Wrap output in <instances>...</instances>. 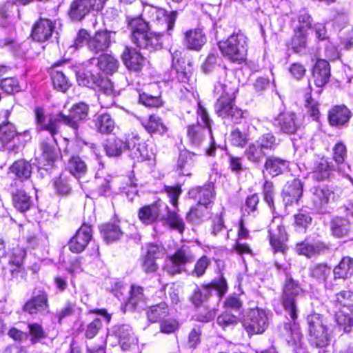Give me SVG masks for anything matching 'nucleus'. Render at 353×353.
Wrapping results in <instances>:
<instances>
[{
	"instance_id": "nucleus-1",
	"label": "nucleus",
	"mask_w": 353,
	"mask_h": 353,
	"mask_svg": "<svg viewBox=\"0 0 353 353\" xmlns=\"http://www.w3.org/2000/svg\"><path fill=\"white\" fill-rule=\"evenodd\" d=\"M144 12L161 32H155L150 30L148 23L141 17H135L129 21L131 31V40L141 49L154 52L162 48V37L164 33L171 35L176 19L177 13L172 11L168 13L164 9L157 7H148Z\"/></svg>"
},
{
	"instance_id": "nucleus-2",
	"label": "nucleus",
	"mask_w": 353,
	"mask_h": 353,
	"mask_svg": "<svg viewBox=\"0 0 353 353\" xmlns=\"http://www.w3.org/2000/svg\"><path fill=\"white\" fill-rule=\"evenodd\" d=\"M303 296V291L298 282L291 277L287 278L283 290L281 302L285 312L290 316L293 323H286L285 330L292 338V345H294L295 353H303V335L296 323L297 318V304Z\"/></svg>"
},
{
	"instance_id": "nucleus-3",
	"label": "nucleus",
	"mask_w": 353,
	"mask_h": 353,
	"mask_svg": "<svg viewBox=\"0 0 353 353\" xmlns=\"http://www.w3.org/2000/svg\"><path fill=\"white\" fill-rule=\"evenodd\" d=\"M219 48L227 59L241 63L246 59L248 38L241 32L232 34L225 41L219 43Z\"/></svg>"
},
{
	"instance_id": "nucleus-4",
	"label": "nucleus",
	"mask_w": 353,
	"mask_h": 353,
	"mask_svg": "<svg viewBox=\"0 0 353 353\" xmlns=\"http://www.w3.org/2000/svg\"><path fill=\"white\" fill-rule=\"evenodd\" d=\"M77 81L80 85L93 88H99L101 91L99 99L103 100L104 97H112L114 95V90L112 83L107 78L94 70H87L83 72H79L77 74Z\"/></svg>"
},
{
	"instance_id": "nucleus-5",
	"label": "nucleus",
	"mask_w": 353,
	"mask_h": 353,
	"mask_svg": "<svg viewBox=\"0 0 353 353\" xmlns=\"http://www.w3.org/2000/svg\"><path fill=\"white\" fill-rule=\"evenodd\" d=\"M212 291H215L219 297L223 296L227 291L225 279L223 277L214 279L210 284L203 285L201 289L196 286L190 300L195 306H200L211 296Z\"/></svg>"
},
{
	"instance_id": "nucleus-6",
	"label": "nucleus",
	"mask_w": 353,
	"mask_h": 353,
	"mask_svg": "<svg viewBox=\"0 0 353 353\" xmlns=\"http://www.w3.org/2000/svg\"><path fill=\"white\" fill-rule=\"evenodd\" d=\"M187 136L190 143L196 148L201 146L209 138L210 147L205 149V152L208 156L214 154L216 146L212 130L203 128L201 125H191L188 127Z\"/></svg>"
},
{
	"instance_id": "nucleus-7",
	"label": "nucleus",
	"mask_w": 353,
	"mask_h": 353,
	"mask_svg": "<svg viewBox=\"0 0 353 353\" xmlns=\"http://www.w3.org/2000/svg\"><path fill=\"white\" fill-rule=\"evenodd\" d=\"M310 193L313 208L321 212H325L328 204L338 199L334 188L327 185L314 186L310 189Z\"/></svg>"
},
{
	"instance_id": "nucleus-8",
	"label": "nucleus",
	"mask_w": 353,
	"mask_h": 353,
	"mask_svg": "<svg viewBox=\"0 0 353 353\" xmlns=\"http://www.w3.org/2000/svg\"><path fill=\"white\" fill-rule=\"evenodd\" d=\"M193 260L194 254L191 249L188 246L183 245L173 255L169 256L164 268L168 273L174 275L181 273L184 265Z\"/></svg>"
},
{
	"instance_id": "nucleus-9",
	"label": "nucleus",
	"mask_w": 353,
	"mask_h": 353,
	"mask_svg": "<svg viewBox=\"0 0 353 353\" xmlns=\"http://www.w3.org/2000/svg\"><path fill=\"white\" fill-rule=\"evenodd\" d=\"M268 313L265 310L256 307L251 310L243 326L249 334L263 333L268 327Z\"/></svg>"
},
{
	"instance_id": "nucleus-10",
	"label": "nucleus",
	"mask_w": 353,
	"mask_h": 353,
	"mask_svg": "<svg viewBox=\"0 0 353 353\" xmlns=\"http://www.w3.org/2000/svg\"><path fill=\"white\" fill-rule=\"evenodd\" d=\"M272 125L281 133L293 134L301 128L302 122L294 112L285 111L273 119Z\"/></svg>"
},
{
	"instance_id": "nucleus-11",
	"label": "nucleus",
	"mask_w": 353,
	"mask_h": 353,
	"mask_svg": "<svg viewBox=\"0 0 353 353\" xmlns=\"http://www.w3.org/2000/svg\"><path fill=\"white\" fill-rule=\"evenodd\" d=\"M269 237L270 245L274 252H285L286 249L285 243L288 240V234L280 217L274 218L270 223Z\"/></svg>"
},
{
	"instance_id": "nucleus-12",
	"label": "nucleus",
	"mask_w": 353,
	"mask_h": 353,
	"mask_svg": "<svg viewBox=\"0 0 353 353\" xmlns=\"http://www.w3.org/2000/svg\"><path fill=\"white\" fill-rule=\"evenodd\" d=\"M88 111L89 107L87 104L84 103H76L71 108L68 115H64L61 112L59 114L60 124L63 123L77 130L80 124L86 121Z\"/></svg>"
},
{
	"instance_id": "nucleus-13",
	"label": "nucleus",
	"mask_w": 353,
	"mask_h": 353,
	"mask_svg": "<svg viewBox=\"0 0 353 353\" xmlns=\"http://www.w3.org/2000/svg\"><path fill=\"white\" fill-rule=\"evenodd\" d=\"M234 100L225 98L223 95L219 96L215 110L219 117L238 123L243 117V111L234 104Z\"/></svg>"
},
{
	"instance_id": "nucleus-14",
	"label": "nucleus",
	"mask_w": 353,
	"mask_h": 353,
	"mask_svg": "<svg viewBox=\"0 0 353 353\" xmlns=\"http://www.w3.org/2000/svg\"><path fill=\"white\" fill-rule=\"evenodd\" d=\"M26 256L24 248L17 245L13 248L10 252L2 257V263H7L6 268L10 272L12 276H16L23 269V263Z\"/></svg>"
},
{
	"instance_id": "nucleus-15",
	"label": "nucleus",
	"mask_w": 353,
	"mask_h": 353,
	"mask_svg": "<svg viewBox=\"0 0 353 353\" xmlns=\"http://www.w3.org/2000/svg\"><path fill=\"white\" fill-rule=\"evenodd\" d=\"M20 136H21V134L17 131L14 125L10 121H3L0 125V141L3 144L8 145V150L9 151L14 153L19 152L22 147V144H10L14 141L15 139L19 140Z\"/></svg>"
},
{
	"instance_id": "nucleus-16",
	"label": "nucleus",
	"mask_w": 353,
	"mask_h": 353,
	"mask_svg": "<svg viewBox=\"0 0 353 353\" xmlns=\"http://www.w3.org/2000/svg\"><path fill=\"white\" fill-rule=\"evenodd\" d=\"M41 154L37 157L39 168L48 170L59 157V150L54 143L43 141L41 143Z\"/></svg>"
},
{
	"instance_id": "nucleus-17",
	"label": "nucleus",
	"mask_w": 353,
	"mask_h": 353,
	"mask_svg": "<svg viewBox=\"0 0 353 353\" xmlns=\"http://www.w3.org/2000/svg\"><path fill=\"white\" fill-rule=\"evenodd\" d=\"M336 168L329 158L322 157L314 161L312 168V177L318 181L330 179Z\"/></svg>"
},
{
	"instance_id": "nucleus-18",
	"label": "nucleus",
	"mask_w": 353,
	"mask_h": 353,
	"mask_svg": "<svg viewBox=\"0 0 353 353\" xmlns=\"http://www.w3.org/2000/svg\"><path fill=\"white\" fill-rule=\"evenodd\" d=\"M119 65L118 60L109 54H102L99 57H92L85 62V66L88 68L94 66L97 68L98 70L108 74L116 72L118 70Z\"/></svg>"
},
{
	"instance_id": "nucleus-19",
	"label": "nucleus",
	"mask_w": 353,
	"mask_h": 353,
	"mask_svg": "<svg viewBox=\"0 0 353 353\" xmlns=\"http://www.w3.org/2000/svg\"><path fill=\"white\" fill-rule=\"evenodd\" d=\"M91 238V227L86 224L82 225L68 242L70 250L74 253L81 252L85 250Z\"/></svg>"
},
{
	"instance_id": "nucleus-20",
	"label": "nucleus",
	"mask_w": 353,
	"mask_h": 353,
	"mask_svg": "<svg viewBox=\"0 0 353 353\" xmlns=\"http://www.w3.org/2000/svg\"><path fill=\"white\" fill-rule=\"evenodd\" d=\"M48 294L44 291H39L25 303L23 309L30 314H37L48 313Z\"/></svg>"
},
{
	"instance_id": "nucleus-21",
	"label": "nucleus",
	"mask_w": 353,
	"mask_h": 353,
	"mask_svg": "<svg viewBox=\"0 0 353 353\" xmlns=\"http://www.w3.org/2000/svg\"><path fill=\"white\" fill-rule=\"evenodd\" d=\"M167 209L168 206L162 203L157 202L140 208L138 216L143 223L150 224L159 219L161 220V212L163 210Z\"/></svg>"
},
{
	"instance_id": "nucleus-22",
	"label": "nucleus",
	"mask_w": 353,
	"mask_h": 353,
	"mask_svg": "<svg viewBox=\"0 0 353 353\" xmlns=\"http://www.w3.org/2000/svg\"><path fill=\"white\" fill-rule=\"evenodd\" d=\"M35 116L38 128L40 130L48 131L53 137L54 141L56 142V139L54 136L59 132L60 129L59 114L57 117H50L48 122H46L43 110L41 108H37L35 110Z\"/></svg>"
},
{
	"instance_id": "nucleus-23",
	"label": "nucleus",
	"mask_w": 353,
	"mask_h": 353,
	"mask_svg": "<svg viewBox=\"0 0 353 353\" xmlns=\"http://www.w3.org/2000/svg\"><path fill=\"white\" fill-rule=\"evenodd\" d=\"M112 32L108 31L97 32L88 41V49L94 52L99 53L108 49L111 43Z\"/></svg>"
},
{
	"instance_id": "nucleus-24",
	"label": "nucleus",
	"mask_w": 353,
	"mask_h": 353,
	"mask_svg": "<svg viewBox=\"0 0 353 353\" xmlns=\"http://www.w3.org/2000/svg\"><path fill=\"white\" fill-rule=\"evenodd\" d=\"M54 29V25L50 20L41 19L32 28V37L39 42L47 41L52 37Z\"/></svg>"
},
{
	"instance_id": "nucleus-25",
	"label": "nucleus",
	"mask_w": 353,
	"mask_h": 353,
	"mask_svg": "<svg viewBox=\"0 0 353 353\" xmlns=\"http://www.w3.org/2000/svg\"><path fill=\"white\" fill-rule=\"evenodd\" d=\"M189 196L203 206L210 204L214 197L213 185L207 183L203 186H197L190 190Z\"/></svg>"
},
{
	"instance_id": "nucleus-26",
	"label": "nucleus",
	"mask_w": 353,
	"mask_h": 353,
	"mask_svg": "<svg viewBox=\"0 0 353 353\" xmlns=\"http://www.w3.org/2000/svg\"><path fill=\"white\" fill-rule=\"evenodd\" d=\"M302 194L303 185L300 180L294 179L288 183L283 190V199L285 205L297 203Z\"/></svg>"
},
{
	"instance_id": "nucleus-27",
	"label": "nucleus",
	"mask_w": 353,
	"mask_h": 353,
	"mask_svg": "<svg viewBox=\"0 0 353 353\" xmlns=\"http://www.w3.org/2000/svg\"><path fill=\"white\" fill-rule=\"evenodd\" d=\"M125 66L131 70L139 71L145 64V58L136 49L126 47L122 54Z\"/></svg>"
},
{
	"instance_id": "nucleus-28",
	"label": "nucleus",
	"mask_w": 353,
	"mask_h": 353,
	"mask_svg": "<svg viewBox=\"0 0 353 353\" xmlns=\"http://www.w3.org/2000/svg\"><path fill=\"white\" fill-rule=\"evenodd\" d=\"M91 0H74L70 8L69 16L74 21L82 20L93 8Z\"/></svg>"
},
{
	"instance_id": "nucleus-29",
	"label": "nucleus",
	"mask_w": 353,
	"mask_h": 353,
	"mask_svg": "<svg viewBox=\"0 0 353 353\" xmlns=\"http://www.w3.org/2000/svg\"><path fill=\"white\" fill-rule=\"evenodd\" d=\"M332 272L331 268L325 263H315L310 268V275L316 281L323 283L325 288L331 289L332 285L327 281Z\"/></svg>"
},
{
	"instance_id": "nucleus-30",
	"label": "nucleus",
	"mask_w": 353,
	"mask_h": 353,
	"mask_svg": "<svg viewBox=\"0 0 353 353\" xmlns=\"http://www.w3.org/2000/svg\"><path fill=\"white\" fill-rule=\"evenodd\" d=\"M206 42V37L201 29L188 30L184 34V44L190 50H200Z\"/></svg>"
},
{
	"instance_id": "nucleus-31",
	"label": "nucleus",
	"mask_w": 353,
	"mask_h": 353,
	"mask_svg": "<svg viewBox=\"0 0 353 353\" xmlns=\"http://www.w3.org/2000/svg\"><path fill=\"white\" fill-rule=\"evenodd\" d=\"M314 83L317 87H323L329 81L330 67L329 63L324 59H319L313 69Z\"/></svg>"
},
{
	"instance_id": "nucleus-32",
	"label": "nucleus",
	"mask_w": 353,
	"mask_h": 353,
	"mask_svg": "<svg viewBox=\"0 0 353 353\" xmlns=\"http://www.w3.org/2000/svg\"><path fill=\"white\" fill-rule=\"evenodd\" d=\"M351 117V112L345 105H336L329 112L328 119L332 126H342Z\"/></svg>"
},
{
	"instance_id": "nucleus-33",
	"label": "nucleus",
	"mask_w": 353,
	"mask_h": 353,
	"mask_svg": "<svg viewBox=\"0 0 353 353\" xmlns=\"http://www.w3.org/2000/svg\"><path fill=\"white\" fill-rule=\"evenodd\" d=\"M335 321L341 330L349 332L353 326V314L352 309L343 307V310H332Z\"/></svg>"
},
{
	"instance_id": "nucleus-34",
	"label": "nucleus",
	"mask_w": 353,
	"mask_h": 353,
	"mask_svg": "<svg viewBox=\"0 0 353 353\" xmlns=\"http://www.w3.org/2000/svg\"><path fill=\"white\" fill-rule=\"evenodd\" d=\"M140 122L150 134H162L167 131V128L162 122L161 119L157 115L152 114L148 117H142L140 119Z\"/></svg>"
},
{
	"instance_id": "nucleus-35",
	"label": "nucleus",
	"mask_w": 353,
	"mask_h": 353,
	"mask_svg": "<svg viewBox=\"0 0 353 353\" xmlns=\"http://www.w3.org/2000/svg\"><path fill=\"white\" fill-rule=\"evenodd\" d=\"M12 203L14 208L20 212H25L32 205L31 197L21 189H17L12 192Z\"/></svg>"
},
{
	"instance_id": "nucleus-36",
	"label": "nucleus",
	"mask_w": 353,
	"mask_h": 353,
	"mask_svg": "<svg viewBox=\"0 0 353 353\" xmlns=\"http://www.w3.org/2000/svg\"><path fill=\"white\" fill-rule=\"evenodd\" d=\"M132 143L130 141V137L127 141L124 142L119 138H111L108 139L105 146V150L109 157H119L123 150L131 148Z\"/></svg>"
},
{
	"instance_id": "nucleus-37",
	"label": "nucleus",
	"mask_w": 353,
	"mask_h": 353,
	"mask_svg": "<svg viewBox=\"0 0 353 353\" xmlns=\"http://www.w3.org/2000/svg\"><path fill=\"white\" fill-rule=\"evenodd\" d=\"M334 279L345 281L353 274V258L344 256L333 270Z\"/></svg>"
},
{
	"instance_id": "nucleus-38",
	"label": "nucleus",
	"mask_w": 353,
	"mask_h": 353,
	"mask_svg": "<svg viewBox=\"0 0 353 353\" xmlns=\"http://www.w3.org/2000/svg\"><path fill=\"white\" fill-rule=\"evenodd\" d=\"M115 333L119 339L123 350L129 349L131 345L135 344L137 342V339L133 336L132 328L128 325H122L117 327Z\"/></svg>"
},
{
	"instance_id": "nucleus-39",
	"label": "nucleus",
	"mask_w": 353,
	"mask_h": 353,
	"mask_svg": "<svg viewBox=\"0 0 353 353\" xmlns=\"http://www.w3.org/2000/svg\"><path fill=\"white\" fill-rule=\"evenodd\" d=\"M330 231L336 237H343L347 236L351 229V225L350 223V220L336 216L332 219L330 222Z\"/></svg>"
},
{
	"instance_id": "nucleus-40",
	"label": "nucleus",
	"mask_w": 353,
	"mask_h": 353,
	"mask_svg": "<svg viewBox=\"0 0 353 353\" xmlns=\"http://www.w3.org/2000/svg\"><path fill=\"white\" fill-rule=\"evenodd\" d=\"M287 166L288 163L285 160L274 156L268 157L264 165L266 171L272 176L282 174Z\"/></svg>"
},
{
	"instance_id": "nucleus-41",
	"label": "nucleus",
	"mask_w": 353,
	"mask_h": 353,
	"mask_svg": "<svg viewBox=\"0 0 353 353\" xmlns=\"http://www.w3.org/2000/svg\"><path fill=\"white\" fill-rule=\"evenodd\" d=\"M66 169L77 179L81 178L87 172L85 163L78 156L70 157Z\"/></svg>"
},
{
	"instance_id": "nucleus-42",
	"label": "nucleus",
	"mask_w": 353,
	"mask_h": 353,
	"mask_svg": "<svg viewBox=\"0 0 353 353\" xmlns=\"http://www.w3.org/2000/svg\"><path fill=\"white\" fill-rule=\"evenodd\" d=\"M10 171L20 181L29 179L32 174L31 164L25 160L15 161L10 167Z\"/></svg>"
},
{
	"instance_id": "nucleus-43",
	"label": "nucleus",
	"mask_w": 353,
	"mask_h": 353,
	"mask_svg": "<svg viewBox=\"0 0 353 353\" xmlns=\"http://www.w3.org/2000/svg\"><path fill=\"white\" fill-rule=\"evenodd\" d=\"M238 88L236 82L224 79L223 82H218L214 86V92L219 96L223 95L225 98L234 99Z\"/></svg>"
},
{
	"instance_id": "nucleus-44",
	"label": "nucleus",
	"mask_w": 353,
	"mask_h": 353,
	"mask_svg": "<svg viewBox=\"0 0 353 353\" xmlns=\"http://www.w3.org/2000/svg\"><path fill=\"white\" fill-rule=\"evenodd\" d=\"M326 247L321 243H316L314 244L308 242H301L296 245V252L300 255H304L307 257H311L315 254H319Z\"/></svg>"
},
{
	"instance_id": "nucleus-45",
	"label": "nucleus",
	"mask_w": 353,
	"mask_h": 353,
	"mask_svg": "<svg viewBox=\"0 0 353 353\" xmlns=\"http://www.w3.org/2000/svg\"><path fill=\"white\" fill-rule=\"evenodd\" d=\"M139 141L140 137L139 134H132V137L130 138V141L132 143L130 149L131 150L133 158L137 161H144L148 159V154L145 144L141 143Z\"/></svg>"
},
{
	"instance_id": "nucleus-46",
	"label": "nucleus",
	"mask_w": 353,
	"mask_h": 353,
	"mask_svg": "<svg viewBox=\"0 0 353 353\" xmlns=\"http://www.w3.org/2000/svg\"><path fill=\"white\" fill-rule=\"evenodd\" d=\"M146 314L149 321L156 323L169 314L168 305L162 302L152 305L148 309Z\"/></svg>"
},
{
	"instance_id": "nucleus-47",
	"label": "nucleus",
	"mask_w": 353,
	"mask_h": 353,
	"mask_svg": "<svg viewBox=\"0 0 353 353\" xmlns=\"http://www.w3.org/2000/svg\"><path fill=\"white\" fill-rule=\"evenodd\" d=\"M97 130L102 134H110L115 128V123L109 114H101L97 116L95 121Z\"/></svg>"
},
{
	"instance_id": "nucleus-48",
	"label": "nucleus",
	"mask_w": 353,
	"mask_h": 353,
	"mask_svg": "<svg viewBox=\"0 0 353 353\" xmlns=\"http://www.w3.org/2000/svg\"><path fill=\"white\" fill-rule=\"evenodd\" d=\"M265 155V152L255 141L250 143L245 151L246 158L256 164H259Z\"/></svg>"
},
{
	"instance_id": "nucleus-49",
	"label": "nucleus",
	"mask_w": 353,
	"mask_h": 353,
	"mask_svg": "<svg viewBox=\"0 0 353 353\" xmlns=\"http://www.w3.org/2000/svg\"><path fill=\"white\" fill-rule=\"evenodd\" d=\"M352 294L349 290H343L335 295L332 301L334 307L332 310H343V307H350L352 306Z\"/></svg>"
},
{
	"instance_id": "nucleus-50",
	"label": "nucleus",
	"mask_w": 353,
	"mask_h": 353,
	"mask_svg": "<svg viewBox=\"0 0 353 353\" xmlns=\"http://www.w3.org/2000/svg\"><path fill=\"white\" fill-rule=\"evenodd\" d=\"M309 341L316 347H324L330 342V336L327 329L317 330L309 333Z\"/></svg>"
},
{
	"instance_id": "nucleus-51",
	"label": "nucleus",
	"mask_w": 353,
	"mask_h": 353,
	"mask_svg": "<svg viewBox=\"0 0 353 353\" xmlns=\"http://www.w3.org/2000/svg\"><path fill=\"white\" fill-rule=\"evenodd\" d=\"M101 232L107 243H112L117 241L122 236V232L119 227L112 223H106L101 225Z\"/></svg>"
},
{
	"instance_id": "nucleus-52",
	"label": "nucleus",
	"mask_w": 353,
	"mask_h": 353,
	"mask_svg": "<svg viewBox=\"0 0 353 353\" xmlns=\"http://www.w3.org/2000/svg\"><path fill=\"white\" fill-rule=\"evenodd\" d=\"M161 220H163L164 223L168 225L170 228L177 230L181 234L183 232L185 223L183 219L181 218L177 213L168 211L166 217L162 216Z\"/></svg>"
},
{
	"instance_id": "nucleus-53",
	"label": "nucleus",
	"mask_w": 353,
	"mask_h": 353,
	"mask_svg": "<svg viewBox=\"0 0 353 353\" xmlns=\"http://www.w3.org/2000/svg\"><path fill=\"white\" fill-rule=\"evenodd\" d=\"M209 215L207 206L199 204L195 208H192L186 216L188 221L198 224L203 221Z\"/></svg>"
},
{
	"instance_id": "nucleus-54",
	"label": "nucleus",
	"mask_w": 353,
	"mask_h": 353,
	"mask_svg": "<svg viewBox=\"0 0 353 353\" xmlns=\"http://www.w3.org/2000/svg\"><path fill=\"white\" fill-rule=\"evenodd\" d=\"M145 303L143 290L141 287L132 285L130 296L128 299V305L133 308H141Z\"/></svg>"
},
{
	"instance_id": "nucleus-55",
	"label": "nucleus",
	"mask_w": 353,
	"mask_h": 353,
	"mask_svg": "<svg viewBox=\"0 0 353 353\" xmlns=\"http://www.w3.org/2000/svg\"><path fill=\"white\" fill-rule=\"evenodd\" d=\"M193 165L192 155L188 152H181L177 161V170L183 175H190V170Z\"/></svg>"
},
{
	"instance_id": "nucleus-56",
	"label": "nucleus",
	"mask_w": 353,
	"mask_h": 353,
	"mask_svg": "<svg viewBox=\"0 0 353 353\" xmlns=\"http://www.w3.org/2000/svg\"><path fill=\"white\" fill-rule=\"evenodd\" d=\"M308 332L327 329L322 315L316 313L311 314L307 317Z\"/></svg>"
},
{
	"instance_id": "nucleus-57",
	"label": "nucleus",
	"mask_w": 353,
	"mask_h": 353,
	"mask_svg": "<svg viewBox=\"0 0 353 353\" xmlns=\"http://www.w3.org/2000/svg\"><path fill=\"white\" fill-rule=\"evenodd\" d=\"M261 148L265 151H274L276 146V139L275 136L270 132L263 134L255 141Z\"/></svg>"
},
{
	"instance_id": "nucleus-58",
	"label": "nucleus",
	"mask_w": 353,
	"mask_h": 353,
	"mask_svg": "<svg viewBox=\"0 0 353 353\" xmlns=\"http://www.w3.org/2000/svg\"><path fill=\"white\" fill-rule=\"evenodd\" d=\"M52 81L54 88L63 92H65L70 87L68 79L61 71H53L52 74Z\"/></svg>"
},
{
	"instance_id": "nucleus-59",
	"label": "nucleus",
	"mask_w": 353,
	"mask_h": 353,
	"mask_svg": "<svg viewBox=\"0 0 353 353\" xmlns=\"http://www.w3.org/2000/svg\"><path fill=\"white\" fill-rule=\"evenodd\" d=\"M306 33L305 31L295 30L294 35L292 39V47L296 52H300L305 48Z\"/></svg>"
},
{
	"instance_id": "nucleus-60",
	"label": "nucleus",
	"mask_w": 353,
	"mask_h": 353,
	"mask_svg": "<svg viewBox=\"0 0 353 353\" xmlns=\"http://www.w3.org/2000/svg\"><path fill=\"white\" fill-rule=\"evenodd\" d=\"M111 177L108 176H97L94 179L96 185V192L100 196H105L110 190Z\"/></svg>"
},
{
	"instance_id": "nucleus-61",
	"label": "nucleus",
	"mask_w": 353,
	"mask_h": 353,
	"mask_svg": "<svg viewBox=\"0 0 353 353\" xmlns=\"http://www.w3.org/2000/svg\"><path fill=\"white\" fill-rule=\"evenodd\" d=\"M212 120L210 119L208 114L204 107L198 103L197 110V123L196 125H201L203 128H210L211 130Z\"/></svg>"
},
{
	"instance_id": "nucleus-62",
	"label": "nucleus",
	"mask_w": 353,
	"mask_h": 353,
	"mask_svg": "<svg viewBox=\"0 0 353 353\" xmlns=\"http://www.w3.org/2000/svg\"><path fill=\"white\" fill-rule=\"evenodd\" d=\"M347 157V148L342 142H339L335 144L333 148V158L337 164H342L344 163Z\"/></svg>"
},
{
	"instance_id": "nucleus-63",
	"label": "nucleus",
	"mask_w": 353,
	"mask_h": 353,
	"mask_svg": "<svg viewBox=\"0 0 353 353\" xmlns=\"http://www.w3.org/2000/svg\"><path fill=\"white\" fill-rule=\"evenodd\" d=\"M1 88L6 92L12 94L20 90V85L17 79L6 78L1 81Z\"/></svg>"
},
{
	"instance_id": "nucleus-64",
	"label": "nucleus",
	"mask_w": 353,
	"mask_h": 353,
	"mask_svg": "<svg viewBox=\"0 0 353 353\" xmlns=\"http://www.w3.org/2000/svg\"><path fill=\"white\" fill-rule=\"evenodd\" d=\"M239 322V319L236 316L231 314L230 313H223L217 317L216 323L222 327L223 329L226 327L234 325Z\"/></svg>"
}]
</instances>
